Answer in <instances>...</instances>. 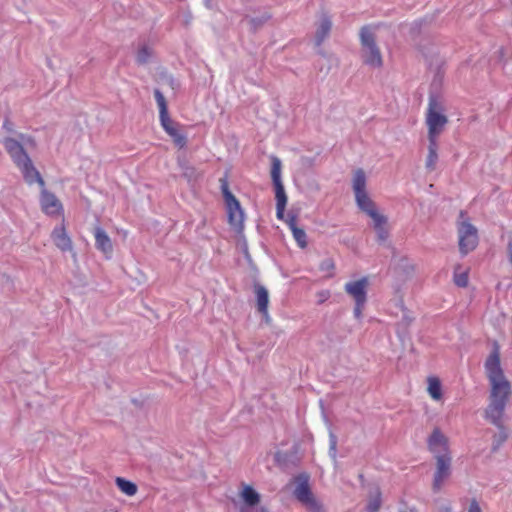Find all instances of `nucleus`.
Masks as SVG:
<instances>
[{
	"mask_svg": "<svg viewBox=\"0 0 512 512\" xmlns=\"http://www.w3.org/2000/svg\"><path fill=\"white\" fill-rule=\"evenodd\" d=\"M269 19H271V15L268 12H264L255 17L245 16L244 18L245 21H248L250 29L253 32L258 31Z\"/></svg>",
	"mask_w": 512,
	"mask_h": 512,
	"instance_id": "26",
	"label": "nucleus"
},
{
	"mask_svg": "<svg viewBox=\"0 0 512 512\" xmlns=\"http://www.w3.org/2000/svg\"><path fill=\"white\" fill-rule=\"evenodd\" d=\"M19 138L23 140V139H25V135L24 134H19Z\"/></svg>",
	"mask_w": 512,
	"mask_h": 512,
	"instance_id": "46",
	"label": "nucleus"
},
{
	"mask_svg": "<svg viewBox=\"0 0 512 512\" xmlns=\"http://www.w3.org/2000/svg\"><path fill=\"white\" fill-rule=\"evenodd\" d=\"M284 212H285L284 206H276V216L279 220L284 219Z\"/></svg>",
	"mask_w": 512,
	"mask_h": 512,
	"instance_id": "40",
	"label": "nucleus"
},
{
	"mask_svg": "<svg viewBox=\"0 0 512 512\" xmlns=\"http://www.w3.org/2000/svg\"><path fill=\"white\" fill-rule=\"evenodd\" d=\"M182 169V175L188 179V181L195 180L197 172L193 166L188 165L186 162L180 163Z\"/></svg>",
	"mask_w": 512,
	"mask_h": 512,
	"instance_id": "32",
	"label": "nucleus"
},
{
	"mask_svg": "<svg viewBox=\"0 0 512 512\" xmlns=\"http://www.w3.org/2000/svg\"><path fill=\"white\" fill-rule=\"evenodd\" d=\"M448 440L439 428H435L428 438V446L435 454L448 453Z\"/></svg>",
	"mask_w": 512,
	"mask_h": 512,
	"instance_id": "15",
	"label": "nucleus"
},
{
	"mask_svg": "<svg viewBox=\"0 0 512 512\" xmlns=\"http://www.w3.org/2000/svg\"><path fill=\"white\" fill-rule=\"evenodd\" d=\"M2 128L4 130H6L8 133H14L15 132L14 124H13V122L10 121V119L8 117L5 118V120L3 122V125H2Z\"/></svg>",
	"mask_w": 512,
	"mask_h": 512,
	"instance_id": "38",
	"label": "nucleus"
},
{
	"mask_svg": "<svg viewBox=\"0 0 512 512\" xmlns=\"http://www.w3.org/2000/svg\"><path fill=\"white\" fill-rule=\"evenodd\" d=\"M151 55H152L151 49L148 46L143 45L137 51L136 62L139 65H145L148 63Z\"/></svg>",
	"mask_w": 512,
	"mask_h": 512,
	"instance_id": "30",
	"label": "nucleus"
},
{
	"mask_svg": "<svg viewBox=\"0 0 512 512\" xmlns=\"http://www.w3.org/2000/svg\"><path fill=\"white\" fill-rule=\"evenodd\" d=\"M507 434L504 431H501L499 435L494 436L492 451L495 452L498 448L506 441Z\"/></svg>",
	"mask_w": 512,
	"mask_h": 512,
	"instance_id": "35",
	"label": "nucleus"
},
{
	"mask_svg": "<svg viewBox=\"0 0 512 512\" xmlns=\"http://www.w3.org/2000/svg\"><path fill=\"white\" fill-rule=\"evenodd\" d=\"M429 145H428V155L426 159V168L430 171L435 169L437 160H438V153H437V140L436 139H428Z\"/></svg>",
	"mask_w": 512,
	"mask_h": 512,
	"instance_id": "22",
	"label": "nucleus"
},
{
	"mask_svg": "<svg viewBox=\"0 0 512 512\" xmlns=\"http://www.w3.org/2000/svg\"><path fill=\"white\" fill-rule=\"evenodd\" d=\"M16 166L22 172L23 178L27 184L32 185L37 182L41 187L45 186V181L39 171L34 167L30 157Z\"/></svg>",
	"mask_w": 512,
	"mask_h": 512,
	"instance_id": "12",
	"label": "nucleus"
},
{
	"mask_svg": "<svg viewBox=\"0 0 512 512\" xmlns=\"http://www.w3.org/2000/svg\"><path fill=\"white\" fill-rule=\"evenodd\" d=\"M169 84L172 88H174L175 85V79L172 76H169Z\"/></svg>",
	"mask_w": 512,
	"mask_h": 512,
	"instance_id": "42",
	"label": "nucleus"
},
{
	"mask_svg": "<svg viewBox=\"0 0 512 512\" xmlns=\"http://www.w3.org/2000/svg\"><path fill=\"white\" fill-rule=\"evenodd\" d=\"M319 269L322 272H326L329 276L333 275V270L335 269V264L332 258H325L321 261L319 265Z\"/></svg>",
	"mask_w": 512,
	"mask_h": 512,
	"instance_id": "33",
	"label": "nucleus"
},
{
	"mask_svg": "<svg viewBox=\"0 0 512 512\" xmlns=\"http://www.w3.org/2000/svg\"><path fill=\"white\" fill-rule=\"evenodd\" d=\"M368 279L363 277L357 281H350L345 284V291L351 295L355 302L366 303L367 302V288Z\"/></svg>",
	"mask_w": 512,
	"mask_h": 512,
	"instance_id": "11",
	"label": "nucleus"
},
{
	"mask_svg": "<svg viewBox=\"0 0 512 512\" xmlns=\"http://www.w3.org/2000/svg\"><path fill=\"white\" fill-rule=\"evenodd\" d=\"M381 491L379 488L375 490V494L371 495L366 506L367 512H377L381 507Z\"/></svg>",
	"mask_w": 512,
	"mask_h": 512,
	"instance_id": "29",
	"label": "nucleus"
},
{
	"mask_svg": "<svg viewBox=\"0 0 512 512\" xmlns=\"http://www.w3.org/2000/svg\"><path fill=\"white\" fill-rule=\"evenodd\" d=\"M287 224L292 232V235L297 243V245L304 249L308 245L307 234L303 228L298 227L297 225V216L289 213Z\"/></svg>",
	"mask_w": 512,
	"mask_h": 512,
	"instance_id": "18",
	"label": "nucleus"
},
{
	"mask_svg": "<svg viewBox=\"0 0 512 512\" xmlns=\"http://www.w3.org/2000/svg\"><path fill=\"white\" fill-rule=\"evenodd\" d=\"M436 471L433 478V491L438 492L443 482L451 474V457L448 453L436 454Z\"/></svg>",
	"mask_w": 512,
	"mask_h": 512,
	"instance_id": "8",
	"label": "nucleus"
},
{
	"mask_svg": "<svg viewBox=\"0 0 512 512\" xmlns=\"http://www.w3.org/2000/svg\"><path fill=\"white\" fill-rule=\"evenodd\" d=\"M413 318L404 314L401 321L397 324L398 329L406 330L410 324L413 322Z\"/></svg>",
	"mask_w": 512,
	"mask_h": 512,
	"instance_id": "36",
	"label": "nucleus"
},
{
	"mask_svg": "<svg viewBox=\"0 0 512 512\" xmlns=\"http://www.w3.org/2000/svg\"><path fill=\"white\" fill-rule=\"evenodd\" d=\"M178 125H174L165 131L173 140V143L179 147L184 148L187 145V137L185 134L181 133L178 128Z\"/></svg>",
	"mask_w": 512,
	"mask_h": 512,
	"instance_id": "27",
	"label": "nucleus"
},
{
	"mask_svg": "<svg viewBox=\"0 0 512 512\" xmlns=\"http://www.w3.org/2000/svg\"><path fill=\"white\" fill-rule=\"evenodd\" d=\"M154 98L159 107L160 123L164 131H167L168 128L173 127L174 125H178V123L174 122L169 117L166 99L159 89H154Z\"/></svg>",
	"mask_w": 512,
	"mask_h": 512,
	"instance_id": "13",
	"label": "nucleus"
},
{
	"mask_svg": "<svg viewBox=\"0 0 512 512\" xmlns=\"http://www.w3.org/2000/svg\"><path fill=\"white\" fill-rule=\"evenodd\" d=\"M352 187L355 196L366 192V175L363 169L359 168L354 172Z\"/></svg>",
	"mask_w": 512,
	"mask_h": 512,
	"instance_id": "21",
	"label": "nucleus"
},
{
	"mask_svg": "<svg viewBox=\"0 0 512 512\" xmlns=\"http://www.w3.org/2000/svg\"><path fill=\"white\" fill-rule=\"evenodd\" d=\"M507 248H508L509 261L512 264V240L509 241Z\"/></svg>",
	"mask_w": 512,
	"mask_h": 512,
	"instance_id": "41",
	"label": "nucleus"
},
{
	"mask_svg": "<svg viewBox=\"0 0 512 512\" xmlns=\"http://www.w3.org/2000/svg\"><path fill=\"white\" fill-rule=\"evenodd\" d=\"M115 483H116L117 487L119 488V490L121 492H123L124 494H126L127 496H133L137 493V490H138L137 485L130 480H127L122 477H117L115 479Z\"/></svg>",
	"mask_w": 512,
	"mask_h": 512,
	"instance_id": "25",
	"label": "nucleus"
},
{
	"mask_svg": "<svg viewBox=\"0 0 512 512\" xmlns=\"http://www.w3.org/2000/svg\"><path fill=\"white\" fill-rule=\"evenodd\" d=\"M220 188L227 208L228 222L237 233H241L244 229V211L240 202L230 191L226 178L220 179Z\"/></svg>",
	"mask_w": 512,
	"mask_h": 512,
	"instance_id": "3",
	"label": "nucleus"
},
{
	"mask_svg": "<svg viewBox=\"0 0 512 512\" xmlns=\"http://www.w3.org/2000/svg\"><path fill=\"white\" fill-rule=\"evenodd\" d=\"M281 160L276 157H271V178L275 189L276 206L287 205V195L285 193L284 185L281 181Z\"/></svg>",
	"mask_w": 512,
	"mask_h": 512,
	"instance_id": "7",
	"label": "nucleus"
},
{
	"mask_svg": "<svg viewBox=\"0 0 512 512\" xmlns=\"http://www.w3.org/2000/svg\"><path fill=\"white\" fill-rule=\"evenodd\" d=\"M468 512H482L481 508L476 500L471 501V503L469 505Z\"/></svg>",
	"mask_w": 512,
	"mask_h": 512,
	"instance_id": "39",
	"label": "nucleus"
},
{
	"mask_svg": "<svg viewBox=\"0 0 512 512\" xmlns=\"http://www.w3.org/2000/svg\"><path fill=\"white\" fill-rule=\"evenodd\" d=\"M204 1V5L207 7V8H211V0H203Z\"/></svg>",
	"mask_w": 512,
	"mask_h": 512,
	"instance_id": "43",
	"label": "nucleus"
},
{
	"mask_svg": "<svg viewBox=\"0 0 512 512\" xmlns=\"http://www.w3.org/2000/svg\"><path fill=\"white\" fill-rule=\"evenodd\" d=\"M426 122L428 125V139H436L437 135L448 122L447 117L443 114L442 103L434 94L429 95Z\"/></svg>",
	"mask_w": 512,
	"mask_h": 512,
	"instance_id": "4",
	"label": "nucleus"
},
{
	"mask_svg": "<svg viewBox=\"0 0 512 512\" xmlns=\"http://www.w3.org/2000/svg\"><path fill=\"white\" fill-rule=\"evenodd\" d=\"M439 512H451V508H449V507H443V508H441V509H440V511H439Z\"/></svg>",
	"mask_w": 512,
	"mask_h": 512,
	"instance_id": "44",
	"label": "nucleus"
},
{
	"mask_svg": "<svg viewBox=\"0 0 512 512\" xmlns=\"http://www.w3.org/2000/svg\"><path fill=\"white\" fill-rule=\"evenodd\" d=\"M374 229L377 234V239L379 242H384L389 237L388 230L384 227L387 223V218L383 215L378 216V218H374Z\"/></svg>",
	"mask_w": 512,
	"mask_h": 512,
	"instance_id": "23",
	"label": "nucleus"
},
{
	"mask_svg": "<svg viewBox=\"0 0 512 512\" xmlns=\"http://www.w3.org/2000/svg\"><path fill=\"white\" fill-rule=\"evenodd\" d=\"M297 486L293 492L295 498L310 512H322L321 504L314 497L310 485L309 475L301 473L295 478Z\"/></svg>",
	"mask_w": 512,
	"mask_h": 512,
	"instance_id": "5",
	"label": "nucleus"
},
{
	"mask_svg": "<svg viewBox=\"0 0 512 512\" xmlns=\"http://www.w3.org/2000/svg\"><path fill=\"white\" fill-rule=\"evenodd\" d=\"M319 53L323 56H325V53L323 51H319Z\"/></svg>",
	"mask_w": 512,
	"mask_h": 512,
	"instance_id": "48",
	"label": "nucleus"
},
{
	"mask_svg": "<svg viewBox=\"0 0 512 512\" xmlns=\"http://www.w3.org/2000/svg\"><path fill=\"white\" fill-rule=\"evenodd\" d=\"M329 456L330 458L336 462L337 457V436L333 433L332 430L329 431Z\"/></svg>",
	"mask_w": 512,
	"mask_h": 512,
	"instance_id": "31",
	"label": "nucleus"
},
{
	"mask_svg": "<svg viewBox=\"0 0 512 512\" xmlns=\"http://www.w3.org/2000/svg\"><path fill=\"white\" fill-rule=\"evenodd\" d=\"M332 29V20L327 13H322L317 26L314 42L317 47H320L325 39L329 36Z\"/></svg>",
	"mask_w": 512,
	"mask_h": 512,
	"instance_id": "16",
	"label": "nucleus"
},
{
	"mask_svg": "<svg viewBox=\"0 0 512 512\" xmlns=\"http://www.w3.org/2000/svg\"><path fill=\"white\" fill-rule=\"evenodd\" d=\"M454 283L458 287H466L468 285V273L462 272V273H455L454 274Z\"/></svg>",
	"mask_w": 512,
	"mask_h": 512,
	"instance_id": "34",
	"label": "nucleus"
},
{
	"mask_svg": "<svg viewBox=\"0 0 512 512\" xmlns=\"http://www.w3.org/2000/svg\"><path fill=\"white\" fill-rule=\"evenodd\" d=\"M423 22H424V20H422V19H421V20H419V21H416V22H415V24H416L417 26H421Z\"/></svg>",
	"mask_w": 512,
	"mask_h": 512,
	"instance_id": "45",
	"label": "nucleus"
},
{
	"mask_svg": "<svg viewBox=\"0 0 512 512\" xmlns=\"http://www.w3.org/2000/svg\"><path fill=\"white\" fill-rule=\"evenodd\" d=\"M359 37L364 64L373 68L382 67V54L376 43V36L372 28L368 25L363 26L360 30Z\"/></svg>",
	"mask_w": 512,
	"mask_h": 512,
	"instance_id": "2",
	"label": "nucleus"
},
{
	"mask_svg": "<svg viewBox=\"0 0 512 512\" xmlns=\"http://www.w3.org/2000/svg\"><path fill=\"white\" fill-rule=\"evenodd\" d=\"M242 498L248 507H254L260 502L259 493L249 485L244 487L242 491Z\"/></svg>",
	"mask_w": 512,
	"mask_h": 512,
	"instance_id": "24",
	"label": "nucleus"
},
{
	"mask_svg": "<svg viewBox=\"0 0 512 512\" xmlns=\"http://www.w3.org/2000/svg\"><path fill=\"white\" fill-rule=\"evenodd\" d=\"M254 292L257 297V308L258 311L263 314H268L269 294L268 290L261 284H254Z\"/></svg>",
	"mask_w": 512,
	"mask_h": 512,
	"instance_id": "20",
	"label": "nucleus"
},
{
	"mask_svg": "<svg viewBox=\"0 0 512 512\" xmlns=\"http://www.w3.org/2000/svg\"><path fill=\"white\" fill-rule=\"evenodd\" d=\"M51 238L56 247L62 252L72 250V241L68 236L64 225L56 226L51 233Z\"/></svg>",
	"mask_w": 512,
	"mask_h": 512,
	"instance_id": "17",
	"label": "nucleus"
},
{
	"mask_svg": "<svg viewBox=\"0 0 512 512\" xmlns=\"http://www.w3.org/2000/svg\"><path fill=\"white\" fill-rule=\"evenodd\" d=\"M3 145L15 165L21 164V162L29 158L28 153L18 140L6 137L3 139Z\"/></svg>",
	"mask_w": 512,
	"mask_h": 512,
	"instance_id": "10",
	"label": "nucleus"
},
{
	"mask_svg": "<svg viewBox=\"0 0 512 512\" xmlns=\"http://www.w3.org/2000/svg\"><path fill=\"white\" fill-rule=\"evenodd\" d=\"M458 234L459 251L465 256L477 247L478 231L477 228L466 219L459 223Z\"/></svg>",
	"mask_w": 512,
	"mask_h": 512,
	"instance_id": "6",
	"label": "nucleus"
},
{
	"mask_svg": "<svg viewBox=\"0 0 512 512\" xmlns=\"http://www.w3.org/2000/svg\"><path fill=\"white\" fill-rule=\"evenodd\" d=\"M355 200L359 209L369 215L372 219L378 218L381 214L378 213L375 203L369 198L367 193L355 196Z\"/></svg>",
	"mask_w": 512,
	"mask_h": 512,
	"instance_id": "19",
	"label": "nucleus"
},
{
	"mask_svg": "<svg viewBox=\"0 0 512 512\" xmlns=\"http://www.w3.org/2000/svg\"><path fill=\"white\" fill-rule=\"evenodd\" d=\"M485 372L491 385L489 404L485 409V418L494 426L503 430L502 417L512 393L510 382L501 368L500 352L497 343L484 363Z\"/></svg>",
	"mask_w": 512,
	"mask_h": 512,
	"instance_id": "1",
	"label": "nucleus"
},
{
	"mask_svg": "<svg viewBox=\"0 0 512 512\" xmlns=\"http://www.w3.org/2000/svg\"><path fill=\"white\" fill-rule=\"evenodd\" d=\"M94 237L96 249L104 253L107 258H110L113 252V245L111 238L106 233V231L100 226H95Z\"/></svg>",
	"mask_w": 512,
	"mask_h": 512,
	"instance_id": "14",
	"label": "nucleus"
},
{
	"mask_svg": "<svg viewBox=\"0 0 512 512\" xmlns=\"http://www.w3.org/2000/svg\"><path fill=\"white\" fill-rule=\"evenodd\" d=\"M40 205L42 211L50 216L58 215L63 210L62 204L56 195L44 188L40 195Z\"/></svg>",
	"mask_w": 512,
	"mask_h": 512,
	"instance_id": "9",
	"label": "nucleus"
},
{
	"mask_svg": "<svg viewBox=\"0 0 512 512\" xmlns=\"http://www.w3.org/2000/svg\"><path fill=\"white\" fill-rule=\"evenodd\" d=\"M428 392L432 399L440 400L442 398V385L438 378L430 377L428 382Z\"/></svg>",
	"mask_w": 512,
	"mask_h": 512,
	"instance_id": "28",
	"label": "nucleus"
},
{
	"mask_svg": "<svg viewBox=\"0 0 512 512\" xmlns=\"http://www.w3.org/2000/svg\"><path fill=\"white\" fill-rule=\"evenodd\" d=\"M365 304L366 303L355 302V307H354L353 313H354V317L356 319H361L362 309L364 308Z\"/></svg>",
	"mask_w": 512,
	"mask_h": 512,
	"instance_id": "37",
	"label": "nucleus"
},
{
	"mask_svg": "<svg viewBox=\"0 0 512 512\" xmlns=\"http://www.w3.org/2000/svg\"><path fill=\"white\" fill-rule=\"evenodd\" d=\"M465 216V212L461 211L460 212V217L463 218Z\"/></svg>",
	"mask_w": 512,
	"mask_h": 512,
	"instance_id": "47",
	"label": "nucleus"
}]
</instances>
